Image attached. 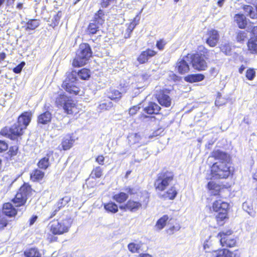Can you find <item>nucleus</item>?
<instances>
[{"instance_id": "nucleus-62", "label": "nucleus", "mask_w": 257, "mask_h": 257, "mask_svg": "<svg viewBox=\"0 0 257 257\" xmlns=\"http://www.w3.org/2000/svg\"><path fill=\"white\" fill-rule=\"evenodd\" d=\"M15 0H7L6 6L7 7L12 6L14 4Z\"/></svg>"}, {"instance_id": "nucleus-46", "label": "nucleus", "mask_w": 257, "mask_h": 257, "mask_svg": "<svg viewBox=\"0 0 257 257\" xmlns=\"http://www.w3.org/2000/svg\"><path fill=\"white\" fill-rule=\"evenodd\" d=\"M136 26V24H135V22H132L129 25L128 28L126 30V33L124 34L125 38H129L131 37V34L135 28Z\"/></svg>"}, {"instance_id": "nucleus-8", "label": "nucleus", "mask_w": 257, "mask_h": 257, "mask_svg": "<svg viewBox=\"0 0 257 257\" xmlns=\"http://www.w3.org/2000/svg\"><path fill=\"white\" fill-rule=\"evenodd\" d=\"M173 179V172L163 171L158 174L154 184L155 187L158 191H163L172 184Z\"/></svg>"}, {"instance_id": "nucleus-34", "label": "nucleus", "mask_w": 257, "mask_h": 257, "mask_svg": "<svg viewBox=\"0 0 257 257\" xmlns=\"http://www.w3.org/2000/svg\"><path fill=\"white\" fill-rule=\"evenodd\" d=\"M227 217V210L218 212L216 215V219L218 224L220 225H223L224 220Z\"/></svg>"}, {"instance_id": "nucleus-4", "label": "nucleus", "mask_w": 257, "mask_h": 257, "mask_svg": "<svg viewBox=\"0 0 257 257\" xmlns=\"http://www.w3.org/2000/svg\"><path fill=\"white\" fill-rule=\"evenodd\" d=\"M72 223L70 217H66L53 220L48 224L50 232L54 235H61L68 232Z\"/></svg>"}, {"instance_id": "nucleus-41", "label": "nucleus", "mask_w": 257, "mask_h": 257, "mask_svg": "<svg viewBox=\"0 0 257 257\" xmlns=\"http://www.w3.org/2000/svg\"><path fill=\"white\" fill-rule=\"evenodd\" d=\"M61 16L62 13L61 12H58L57 14L53 16L52 19L51 24H50L52 27L54 28L59 24Z\"/></svg>"}, {"instance_id": "nucleus-3", "label": "nucleus", "mask_w": 257, "mask_h": 257, "mask_svg": "<svg viewBox=\"0 0 257 257\" xmlns=\"http://www.w3.org/2000/svg\"><path fill=\"white\" fill-rule=\"evenodd\" d=\"M90 70L83 68L78 72L72 71L67 73L66 78L62 83V87L68 93L73 95L79 94L80 89L77 86V76L83 80H86L90 77Z\"/></svg>"}, {"instance_id": "nucleus-45", "label": "nucleus", "mask_w": 257, "mask_h": 257, "mask_svg": "<svg viewBox=\"0 0 257 257\" xmlns=\"http://www.w3.org/2000/svg\"><path fill=\"white\" fill-rule=\"evenodd\" d=\"M247 38V33L245 31H239L236 36V40L239 42H242Z\"/></svg>"}, {"instance_id": "nucleus-49", "label": "nucleus", "mask_w": 257, "mask_h": 257, "mask_svg": "<svg viewBox=\"0 0 257 257\" xmlns=\"http://www.w3.org/2000/svg\"><path fill=\"white\" fill-rule=\"evenodd\" d=\"M167 44V42L164 39H160L157 41L156 43V47L160 50H163L164 49L165 46Z\"/></svg>"}, {"instance_id": "nucleus-48", "label": "nucleus", "mask_w": 257, "mask_h": 257, "mask_svg": "<svg viewBox=\"0 0 257 257\" xmlns=\"http://www.w3.org/2000/svg\"><path fill=\"white\" fill-rule=\"evenodd\" d=\"M255 71L253 69H249L246 71V77L248 80H252L255 76Z\"/></svg>"}, {"instance_id": "nucleus-44", "label": "nucleus", "mask_w": 257, "mask_h": 257, "mask_svg": "<svg viewBox=\"0 0 257 257\" xmlns=\"http://www.w3.org/2000/svg\"><path fill=\"white\" fill-rule=\"evenodd\" d=\"M221 51L227 55L230 54L231 52V46L229 44L225 43L221 44L220 46Z\"/></svg>"}, {"instance_id": "nucleus-9", "label": "nucleus", "mask_w": 257, "mask_h": 257, "mask_svg": "<svg viewBox=\"0 0 257 257\" xmlns=\"http://www.w3.org/2000/svg\"><path fill=\"white\" fill-rule=\"evenodd\" d=\"M31 187L26 184L20 188L15 197L12 200L13 203L16 207L24 205L31 194Z\"/></svg>"}, {"instance_id": "nucleus-61", "label": "nucleus", "mask_w": 257, "mask_h": 257, "mask_svg": "<svg viewBox=\"0 0 257 257\" xmlns=\"http://www.w3.org/2000/svg\"><path fill=\"white\" fill-rule=\"evenodd\" d=\"M248 16L251 19H256L257 18V14L253 10Z\"/></svg>"}, {"instance_id": "nucleus-38", "label": "nucleus", "mask_w": 257, "mask_h": 257, "mask_svg": "<svg viewBox=\"0 0 257 257\" xmlns=\"http://www.w3.org/2000/svg\"><path fill=\"white\" fill-rule=\"evenodd\" d=\"M26 257H41V254L36 248H31L25 251Z\"/></svg>"}, {"instance_id": "nucleus-42", "label": "nucleus", "mask_w": 257, "mask_h": 257, "mask_svg": "<svg viewBox=\"0 0 257 257\" xmlns=\"http://www.w3.org/2000/svg\"><path fill=\"white\" fill-rule=\"evenodd\" d=\"M113 106L112 102L110 101H103L100 103L98 106V108L100 110H108Z\"/></svg>"}, {"instance_id": "nucleus-37", "label": "nucleus", "mask_w": 257, "mask_h": 257, "mask_svg": "<svg viewBox=\"0 0 257 257\" xmlns=\"http://www.w3.org/2000/svg\"><path fill=\"white\" fill-rule=\"evenodd\" d=\"M104 207L108 212L115 213L118 211L117 205L115 203L112 202L105 204Z\"/></svg>"}, {"instance_id": "nucleus-57", "label": "nucleus", "mask_w": 257, "mask_h": 257, "mask_svg": "<svg viewBox=\"0 0 257 257\" xmlns=\"http://www.w3.org/2000/svg\"><path fill=\"white\" fill-rule=\"evenodd\" d=\"M113 1L114 0H102L101 2V6L103 8H106L110 5L111 2Z\"/></svg>"}, {"instance_id": "nucleus-24", "label": "nucleus", "mask_w": 257, "mask_h": 257, "mask_svg": "<svg viewBox=\"0 0 257 257\" xmlns=\"http://www.w3.org/2000/svg\"><path fill=\"white\" fill-rule=\"evenodd\" d=\"M3 212L6 215L9 217L13 216L17 213L16 209L14 207L13 205L10 203H7L4 204Z\"/></svg>"}, {"instance_id": "nucleus-19", "label": "nucleus", "mask_w": 257, "mask_h": 257, "mask_svg": "<svg viewBox=\"0 0 257 257\" xmlns=\"http://www.w3.org/2000/svg\"><path fill=\"white\" fill-rule=\"evenodd\" d=\"M157 52L153 50L148 49L145 51H143L140 55L138 58V61L141 64L146 62L149 58L155 56Z\"/></svg>"}, {"instance_id": "nucleus-43", "label": "nucleus", "mask_w": 257, "mask_h": 257, "mask_svg": "<svg viewBox=\"0 0 257 257\" xmlns=\"http://www.w3.org/2000/svg\"><path fill=\"white\" fill-rule=\"evenodd\" d=\"M102 174V171L100 167H96L94 168L91 173L92 178H100Z\"/></svg>"}, {"instance_id": "nucleus-25", "label": "nucleus", "mask_w": 257, "mask_h": 257, "mask_svg": "<svg viewBox=\"0 0 257 257\" xmlns=\"http://www.w3.org/2000/svg\"><path fill=\"white\" fill-rule=\"evenodd\" d=\"M234 21L240 29H244L247 25V20L243 14H237L234 16Z\"/></svg>"}, {"instance_id": "nucleus-63", "label": "nucleus", "mask_w": 257, "mask_h": 257, "mask_svg": "<svg viewBox=\"0 0 257 257\" xmlns=\"http://www.w3.org/2000/svg\"><path fill=\"white\" fill-rule=\"evenodd\" d=\"M6 58V54L4 52L0 53V61L3 60Z\"/></svg>"}, {"instance_id": "nucleus-2", "label": "nucleus", "mask_w": 257, "mask_h": 257, "mask_svg": "<svg viewBox=\"0 0 257 257\" xmlns=\"http://www.w3.org/2000/svg\"><path fill=\"white\" fill-rule=\"evenodd\" d=\"M32 113L31 112H24L18 119V121L11 127H5L1 131V134L11 140H15L21 136L27 126L30 123Z\"/></svg>"}, {"instance_id": "nucleus-33", "label": "nucleus", "mask_w": 257, "mask_h": 257, "mask_svg": "<svg viewBox=\"0 0 257 257\" xmlns=\"http://www.w3.org/2000/svg\"><path fill=\"white\" fill-rule=\"evenodd\" d=\"M168 219L169 217L168 215H163L157 221L155 225L156 228L159 230L162 229L165 226L166 222L168 221Z\"/></svg>"}, {"instance_id": "nucleus-30", "label": "nucleus", "mask_w": 257, "mask_h": 257, "mask_svg": "<svg viewBox=\"0 0 257 257\" xmlns=\"http://www.w3.org/2000/svg\"><path fill=\"white\" fill-rule=\"evenodd\" d=\"M177 194V191L174 186H171V188L163 195L164 198H168L170 200H173Z\"/></svg>"}, {"instance_id": "nucleus-29", "label": "nucleus", "mask_w": 257, "mask_h": 257, "mask_svg": "<svg viewBox=\"0 0 257 257\" xmlns=\"http://www.w3.org/2000/svg\"><path fill=\"white\" fill-rule=\"evenodd\" d=\"M207 188L211 191L210 193L213 195H217L220 189V186L213 181L208 183Z\"/></svg>"}, {"instance_id": "nucleus-50", "label": "nucleus", "mask_w": 257, "mask_h": 257, "mask_svg": "<svg viewBox=\"0 0 257 257\" xmlns=\"http://www.w3.org/2000/svg\"><path fill=\"white\" fill-rule=\"evenodd\" d=\"M24 62L21 63L20 64H19L17 66H16L13 69L14 72L17 74L20 73L21 72L22 68L24 66Z\"/></svg>"}, {"instance_id": "nucleus-17", "label": "nucleus", "mask_w": 257, "mask_h": 257, "mask_svg": "<svg viewBox=\"0 0 257 257\" xmlns=\"http://www.w3.org/2000/svg\"><path fill=\"white\" fill-rule=\"evenodd\" d=\"M70 201V197L69 196H65L59 200V201L53 206L52 212L51 213V215L49 216V219H51L54 217L57 212L59 211L62 207L66 205Z\"/></svg>"}, {"instance_id": "nucleus-21", "label": "nucleus", "mask_w": 257, "mask_h": 257, "mask_svg": "<svg viewBox=\"0 0 257 257\" xmlns=\"http://www.w3.org/2000/svg\"><path fill=\"white\" fill-rule=\"evenodd\" d=\"M160 109V106L153 102H150L148 106L144 108V111L149 114H158Z\"/></svg>"}, {"instance_id": "nucleus-53", "label": "nucleus", "mask_w": 257, "mask_h": 257, "mask_svg": "<svg viewBox=\"0 0 257 257\" xmlns=\"http://www.w3.org/2000/svg\"><path fill=\"white\" fill-rule=\"evenodd\" d=\"M243 10L245 13L248 16V15L253 10V8L250 6H244Z\"/></svg>"}, {"instance_id": "nucleus-13", "label": "nucleus", "mask_w": 257, "mask_h": 257, "mask_svg": "<svg viewBox=\"0 0 257 257\" xmlns=\"http://www.w3.org/2000/svg\"><path fill=\"white\" fill-rule=\"evenodd\" d=\"M127 139L131 146L137 144L142 146L148 143V141L146 140V138L144 137L143 135L140 133L130 134L127 137Z\"/></svg>"}, {"instance_id": "nucleus-27", "label": "nucleus", "mask_w": 257, "mask_h": 257, "mask_svg": "<svg viewBox=\"0 0 257 257\" xmlns=\"http://www.w3.org/2000/svg\"><path fill=\"white\" fill-rule=\"evenodd\" d=\"M232 252L226 249L215 250L212 252L213 257H232Z\"/></svg>"}, {"instance_id": "nucleus-58", "label": "nucleus", "mask_w": 257, "mask_h": 257, "mask_svg": "<svg viewBox=\"0 0 257 257\" xmlns=\"http://www.w3.org/2000/svg\"><path fill=\"white\" fill-rule=\"evenodd\" d=\"M248 29L251 31L253 35L257 38V26L250 28L248 27Z\"/></svg>"}, {"instance_id": "nucleus-47", "label": "nucleus", "mask_w": 257, "mask_h": 257, "mask_svg": "<svg viewBox=\"0 0 257 257\" xmlns=\"http://www.w3.org/2000/svg\"><path fill=\"white\" fill-rule=\"evenodd\" d=\"M124 190L125 192H126L128 194L130 195L137 194L139 191V188L137 187H125Z\"/></svg>"}, {"instance_id": "nucleus-12", "label": "nucleus", "mask_w": 257, "mask_h": 257, "mask_svg": "<svg viewBox=\"0 0 257 257\" xmlns=\"http://www.w3.org/2000/svg\"><path fill=\"white\" fill-rule=\"evenodd\" d=\"M232 233V231L231 230H228L226 231H222L218 234V237L220 238V243L222 246L232 247L235 245L236 243L235 240L228 237Z\"/></svg>"}, {"instance_id": "nucleus-11", "label": "nucleus", "mask_w": 257, "mask_h": 257, "mask_svg": "<svg viewBox=\"0 0 257 257\" xmlns=\"http://www.w3.org/2000/svg\"><path fill=\"white\" fill-rule=\"evenodd\" d=\"M191 59L192 66L195 69L199 71L205 70L207 68V65L204 57L198 54L189 56Z\"/></svg>"}, {"instance_id": "nucleus-14", "label": "nucleus", "mask_w": 257, "mask_h": 257, "mask_svg": "<svg viewBox=\"0 0 257 257\" xmlns=\"http://www.w3.org/2000/svg\"><path fill=\"white\" fill-rule=\"evenodd\" d=\"M189 62L190 57L189 55L184 57L182 59L178 60L176 64V68L179 73L183 74L189 71V66L188 64Z\"/></svg>"}, {"instance_id": "nucleus-1", "label": "nucleus", "mask_w": 257, "mask_h": 257, "mask_svg": "<svg viewBox=\"0 0 257 257\" xmlns=\"http://www.w3.org/2000/svg\"><path fill=\"white\" fill-rule=\"evenodd\" d=\"M211 157L215 161L211 167V179H226L228 177L230 174L229 156L225 152L217 150L212 152Z\"/></svg>"}, {"instance_id": "nucleus-64", "label": "nucleus", "mask_w": 257, "mask_h": 257, "mask_svg": "<svg viewBox=\"0 0 257 257\" xmlns=\"http://www.w3.org/2000/svg\"><path fill=\"white\" fill-rule=\"evenodd\" d=\"M224 2L225 0H219L217 2L218 6L220 7H221L223 6Z\"/></svg>"}, {"instance_id": "nucleus-56", "label": "nucleus", "mask_w": 257, "mask_h": 257, "mask_svg": "<svg viewBox=\"0 0 257 257\" xmlns=\"http://www.w3.org/2000/svg\"><path fill=\"white\" fill-rule=\"evenodd\" d=\"M139 109V107L137 106H134L133 107L131 108L129 110L130 114L133 115L136 113V112L138 111Z\"/></svg>"}, {"instance_id": "nucleus-52", "label": "nucleus", "mask_w": 257, "mask_h": 257, "mask_svg": "<svg viewBox=\"0 0 257 257\" xmlns=\"http://www.w3.org/2000/svg\"><path fill=\"white\" fill-rule=\"evenodd\" d=\"M8 148L7 144L5 142L0 140V152L7 150Z\"/></svg>"}, {"instance_id": "nucleus-20", "label": "nucleus", "mask_w": 257, "mask_h": 257, "mask_svg": "<svg viewBox=\"0 0 257 257\" xmlns=\"http://www.w3.org/2000/svg\"><path fill=\"white\" fill-rule=\"evenodd\" d=\"M52 119V114L49 111L41 113L38 116L37 121L39 124H47Z\"/></svg>"}, {"instance_id": "nucleus-10", "label": "nucleus", "mask_w": 257, "mask_h": 257, "mask_svg": "<svg viewBox=\"0 0 257 257\" xmlns=\"http://www.w3.org/2000/svg\"><path fill=\"white\" fill-rule=\"evenodd\" d=\"M103 16V11L99 10L88 26V32L89 34H94L97 32L99 27L104 23V20L102 18Z\"/></svg>"}, {"instance_id": "nucleus-40", "label": "nucleus", "mask_w": 257, "mask_h": 257, "mask_svg": "<svg viewBox=\"0 0 257 257\" xmlns=\"http://www.w3.org/2000/svg\"><path fill=\"white\" fill-rule=\"evenodd\" d=\"M243 209L246 211L251 216H254L255 212L253 210L252 205L248 202H245L242 204Z\"/></svg>"}, {"instance_id": "nucleus-26", "label": "nucleus", "mask_w": 257, "mask_h": 257, "mask_svg": "<svg viewBox=\"0 0 257 257\" xmlns=\"http://www.w3.org/2000/svg\"><path fill=\"white\" fill-rule=\"evenodd\" d=\"M204 76L201 74H193L186 76L184 80L190 83L199 82L204 79Z\"/></svg>"}, {"instance_id": "nucleus-28", "label": "nucleus", "mask_w": 257, "mask_h": 257, "mask_svg": "<svg viewBox=\"0 0 257 257\" xmlns=\"http://www.w3.org/2000/svg\"><path fill=\"white\" fill-rule=\"evenodd\" d=\"M44 173L38 169L34 170L31 174V180L34 182L39 181L43 179Z\"/></svg>"}, {"instance_id": "nucleus-51", "label": "nucleus", "mask_w": 257, "mask_h": 257, "mask_svg": "<svg viewBox=\"0 0 257 257\" xmlns=\"http://www.w3.org/2000/svg\"><path fill=\"white\" fill-rule=\"evenodd\" d=\"M163 132V130L161 128L158 129L154 131L151 135L149 136V139H153L154 137L160 136Z\"/></svg>"}, {"instance_id": "nucleus-31", "label": "nucleus", "mask_w": 257, "mask_h": 257, "mask_svg": "<svg viewBox=\"0 0 257 257\" xmlns=\"http://www.w3.org/2000/svg\"><path fill=\"white\" fill-rule=\"evenodd\" d=\"M125 92V91L120 92L115 89H110L107 92V96L111 100L119 99L121 97V94Z\"/></svg>"}, {"instance_id": "nucleus-35", "label": "nucleus", "mask_w": 257, "mask_h": 257, "mask_svg": "<svg viewBox=\"0 0 257 257\" xmlns=\"http://www.w3.org/2000/svg\"><path fill=\"white\" fill-rule=\"evenodd\" d=\"M128 195L124 192H120L114 195L113 198L117 202L122 203L125 202L128 198Z\"/></svg>"}, {"instance_id": "nucleus-5", "label": "nucleus", "mask_w": 257, "mask_h": 257, "mask_svg": "<svg viewBox=\"0 0 257 257\" xmlns=\"http://www.w3.org/2000/svg\"><path fill=\"white\" fill-rule=\"evenodd\" d=\"M149 202V196L147 193L143 194L139 200L130 199L125 204L119 206V208L125 211L136 212L143 208H146Z\"/></svg>"}, {"instance_id": "nucleus-59", "label": "nucleus", "mask_w": 257, "mask_h": 257, "mask_svg": "<svg viewBox=\"0 0 257 257\" xmlns=\"http://www.w3.org/2000/svg\"><path fill=\"white\" fill-rule=\"evenodd\" d=\"M7 221L5 219H0V228H3L7 225Z\"/></svg>"}, {"instance_id": "nucleus-60", "label": "nucleus", "mask_w": 257, "mask_h": 257, "mask_svg": "<svg viewBox=\"0 0 257 257\" xmlns=\"http://www.w3.org/2000/svg\"><path fill=\"white\" fill-rule=\"evenodd\" d=\"M53 235H51L50 234L48 237H47V239L48 240L50 241V242H53V241H55L57 240V237L54 236L53 235Z\"/></svg>"}, {"instance_id": "nucleus-6", "label": "nucleus", "mask_w": 257, "mask_h": 257, "mask_svg": "<svg viewBox=\"0 0 257 257\" xmlns=\"http://www.w3.org/2000/svg\"><path fill=\"white\" fill-rule=\"evenodd\" d=\"M55 103L57 107H62L64 112L67 114H71L77 111L74 101L62 92H59L56 94Z\"/></svg>"}, {"instance_id": "nucleus-7", "label": "nucleus", "mask_w": 257, "mask_h": 257, "mask_svg": "<svg viewBox=\"0 0 257 257\" xmlns=\"http://www.w3.org/2000/svg\"><path fill=\"white\" fill-rule=\"evenodd\" d=\"M92 55V51L88 44L83 43L80 45L77 51L76 55L73 62L74 67H80L86 64Z\"/></svg>"}, {"instance_id": "nucleus-54", "label": "nucleus", "mask_w": 257, "mask_h": 257, "mask_svg": "<svg viewBox=\"0 0 257 257\" xmlns=\"http://www.w3.org/2000/svg\"><path fill=\"white\" fill-rule=\"evenodd\" d=\"M96 162H97L99 165H103L104 158L102 155L98 156L95 159Z\"/></svg>"}, {"instance_id": "nucleus-18", "label": "nucleus", "mask_w": 257, "mask_h": 257, "mask_svg": "<svg viewBox=\"0 0 257 257\" xmlns=\"http://www.w3.org/2000/svg\"><path fill=\"white\" fill-rule=\"evenodd\" d=\"M208 38L206 43L210 47H215L218 42L219 35L217 31L212 29L207 33Z\"/></svg>"}, {"instance_id": "nucleus-39", "label": "nucleus", "mask_w": 257, "mask_h": 257, "mask_svg": "<svg viewBox=\"0 0 257 257\" xmlns=\"http://www.w3.org/2000/svg\"><path fill=\"white\" fill-rule=\"evenodd\" d=\"M142 244L140 243H136L134 242L130 243L127 245L128 249L132 253L139 252Z\"/></svg>"}, {"instance_id": "nucleus-15", "label": "nucleus", "mask_w": 257, "mask_h": 257, "mask_svg": "<svg viewBox=\"0 0 257 257\" xmlns=\"http://www.w3.org/2000/svg\"><path fill=\"white\" fill-rule=\"evenodd\" d=\"M156 98L159 104L162 106L169 107L172 104V99L163 90L156 94Z\"/></svg>"}, {"instance_id": "nucleus-36", "label": "nucleus", "mask_w": 257, "mask_h": 257, "mask_svg": "<svg viewBox=\"0 0 257 257\" xmlns=\"http://www.w3.org/2000/svg\"><path fill=\"white\" fill-rule=\"evenodd\" d=\"M40 25V23L37 20H30L26 24L25 30L28 31L29 30H33L36 29Z\"/></svg>"}, {"instance_id": "nucleus-23", "label": "nucleus", "mask_w": 257, "mask_h": 257, "mask_svg": "<svg viewBox=\"0 0 257 257\" xmlns=\"http://www.w3.org/2000/svg\"><path fill=\"white\" fill-rule=\"evenodd\" d=\"M75 141L72 136L68 135L66 136L62 140L61 145L64 150L70 149Z\"/></svg>"}, {"instance_id": "nucleus-16", "label": "nucleus", "mask_w": 257, "mask_h": 257, "mask_svg": "<svg viewBox=\"0 0 257 257\" xmlns=\"http://www.w3.org/2000/svg\"><path fill=\"white\" fill-rule=\"evenodd\" d=\"M53 161V152L49 150L47 152L46 156L39 161L38 166L40 168L46 170Z\"/></svg>"}, {"instance_id": "nucleus-55", "label": "nucleus", "mask_w": 257, "mask_h": 257, "mask_svg": "<svg viewBox=\"0 0 257 257\" xmlns=\"http://www.w3.org/2000/svg\"><path fill=\"white\" fill-rule=\"evenodd\" d=\"M18 150V147L17 146H14L10 148V152L12 156L16 155Z\"/></svg>"}, {"instance_id": "nucleus-22", "label": "nucleus", "mask_w": 257, "mask_h": 257, "mask_svg": "<svg viewBox=\"0 0 257 257\" xmlns=\"http://www.w3.org/2000/svg\"><path fill=\"white\" fill-rule=\"evenodd\" d=\"M228 204L221 200H218L215 201L212 206L213 210L216 212H221L227 210L228 208Z\"/></svg>"}, {"instance_id": "nucleus-32", "label": "nucleus", "mask_w": 257, "mask_h": 257, "mask_svg": "<svg viewBox=\"0 0 257 257\" xmlns=\"http://www.w3.org/2000/svg\"><path fill=\"white\" fill-rule=\"evenodd\" d=\"M248 50L252 53H257V38H252L247 44Z\"/></svg>"}]
</instances>
